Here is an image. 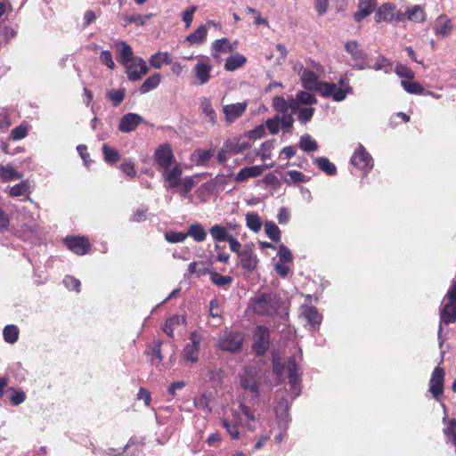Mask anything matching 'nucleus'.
I'll return each mask as SVG.
<instances>
[{
	"label": "nucleus",
	"mask_w": 456,
	"mask_h": 456,
	"mask_svg": "<svg viewBox=\"0 0 456 456\" xmlns=\"http://www.w3.org/2000/svg\"><path fill=\"white\" fill-rule=\"evenodd\" d=\"M149 61L152 68L160 69L164 64L170 65L172 59L167 52H158L151 56Z\"/></svg>",
	"instance_id": "30"
},
{
	"label": "nucleus",
	"mask_w": 456,
	"mask_h": 456,
	"mask_svg": "<svg viewBox=\"0 0 456 456\" xmlns=\"http://www.w3.org/2000/svg\"><path fill=\"white\" fill-rule=\"evenodd\" d=\"M28 134V127L23 125H20L12 130V138L15 141L25 138Z\"/></svg>",
	"instance_id": "60"
},
{
	"label": "nucleus",
	"mask_w": 456,
	"mask_h": 456,
	"mask_svg": "<svg viewBox=\"0 0 456 456\" xmlns=\"http://www.w3.org/2000/svg\"><path fill=\"white\" fill-rule=\"evenodd\" d=\"M198 10L197 5H191V7L185 9L182 13L183 21L185 24L186 28H189L191 25L193 20V15L195 12Z\"/></svg>",
	"instance_id": "57"
},
{
	"label": "nucleus",
	"mask_w": 456,
	"mask_h": 456,
	"mask_svg": "<svg viewBox=\"0 0 456 456\" xmlns=\"http://www.w3.org/2000/svg\"><path fill=\"white\" fill-rule=\"evenodd\" d=\"M444 434L456 445V421L454 419L450 420L447 428L444 429Z\"/></svg>",
	"instance_id": "64"
},
{
	"label": "nucleus",
	"mask_w": 456,
	"mask_h": 456,
	"mask_svg": "<svg viewBox=\"0 0 456 456\" xmlns=\"http://www.w3.org/2000/svg\"><path fill=\"white\" fill-rule=\"evenodd\" d=\"M238 256L240 259L241 267L248 273H252L256 268L257 256L250 247L245 246Z\"/></svg>",
	"instance_id": "20"
},
{
	"label": "nucleus",
	"mask_w": 456,
	"mask_h": 456,
	"mask_svg": "<svg viewBox=\"0 0 456 456\" xmlns=\"http://www.w3.org/2000/svg\"><path fill=\"white\" fill-rule=\"evenodd\" d=\"M193 403L197 409L202 410L207 413H210L212 411V409L209 406V398L206 394H202L199 397L194 398Z\"/></svg>",
	"instance_id": "50"
},
{
	"label": "nucleus",
	"mask_w": 456,
	"mask_h": 456,
	"mask_svg": "<svg viewBox=\"0 0 456 456\" xmlns=\"http://www.w3.org/2000/svg\"><path fill=\"white\" fill-rule=\"evenodd\" d=\"M444 375L443 368L436 367L429 381V392L436 401H440V397L443 395Z\"/></svg>",
	"instance_id": "16"
},
{
	"label": "nucleus",
	"mask_w": 456,
	"mask_h": 456,
	"mask_svg": "<svg viewBox=\"0 0 456 456\" xmlns=\"http://www.w3.org/2000/svg\"><path fill=\"white\" fill-rule=\"evenodd\" d=\"M244 334L239 331H225L219 338L218 347L226 352L236 353L241 349Z\"/></svg>",
	"instance_id": "9"
},
{
	"label": "nucleus",
	"mask_w": 456,
	"mask_h": 456,
	"mask_svg": "<svg viewBox=\"0 0 456 456\" xmlns=\"http://www.w3.org/2000/svg\"><path fill=\"white\" fill-rule=\"evenodd\" d=\"M209 233L215 242L227 241L232 236L227 229L221 224H214L209 228Z\"/></svg>",
	"instance_id": "32"
},
{
	"label": "nucleus",
	"mask_w": 456,
	"mask_h": 456,
	"mask_svg": "<svg viewBox=\"0 0 456 456\" xmlns=\"http://www.w3.org/2000/svg\"><path fill=\"white\" fill-rule=\"evenodd\" d=\"M64 243L69 249L79 256L86 255L90 248V244L85 237H66Z\"/></svg>",
	"instance_id": "18"
},
{
	"label": "nucleus",
	"mask_w": 456,
	"mask_h": 456,
	"mask_svg": "<svg viewBox=\"0 0 456 456\" xmlns=\"http://www.w3.org/2000/svg\"><path fill=\"white\" fill-rule=\"evenodd\" d=\"M435 33L443 38L448 37L452 30V24L450 18L446 15H440L435 24Z\"/></svg>",
	"instance_id": "24"
},
{
	"label": "nucleus",
	"mask_w": 456,
	"mask_h": 456,
	"mask_svg": "<svg viewBox=\"0 0 456 456\" xmlns=\"http://www.w3.org/2000/svg\"><path fill=\"white\" fill-rule=\"evenodd\" d=\"M19 329L16 325H6L3 330V337L6 343L14 344L19 338Z\"/></svg>",
	"instance_id": "43"
},
{
	"label": "nucleus",
	"mask_w": 456,
	"mask_h": 456,
	"mask_svg": "<svg viewBox=\"0 0 456 456\" xmlns=\"http://www.w3.org/2000/svg\"><path fill=\"white\" fill-rule=\"evenodd\" d=\"M270 330L264 325H257L253 332L252 350L256 355H264L270 347Z\"/></svg>",
	"instance_id": "8"
},
{
	"label": "nucleus",
	"mask_w": 456,
	"mask_h": 456,
	"mask_svg": "<svg viewBox=\"0 0 456 456\" xmlns=\"http://www.w3.org/2000/svg\"><path fill=\"white\" fill-rule=\"evenodd\" d=\"M246 224L248 229L254 232H259L262 227L261 218L256 213H248L246 215Z\"/></svg>",
	"instance_id": "45"
},
{
	"label": "nucleus",
	"mask_w": 456,
	"mask_h": 456,
	"mask_svg": "<svg viewBox=\"0 0 456 456\" xmlns=\"http://www.w3.org/2000/svg\"><path fill=\"white\" fill-rule=\"evenodd\" d=\"M165 240L169 243L183 242L187 238V234L182 232L167 231L164 234Z\"/></svg>",
	"instance_id": "51"
},
{
	"label": "nucleus",
	"mask_w": 456,
	"mask_h": 456,
	"mask_svg": "<svg viewBox=\"0 0 456 456\" xmlns=\"http://www.w3.org/2000/svg\"><path fill=\"white\" fill-rule=\"evenodd\" d=\"M351 163L359 170L362 171H369L373 167V159L370 154L365 151L362 144H359L351 157Z\"/></svg>",
	"instance_id": "11"
},
{
	"label": "nucleus",
	"mask_w": 456,
	"mask_h": 456,
	"mask_svg": "<svg viewBox=\"0 0 456 456\" xmlns=\"http://www.w3.org/2000/svg\"><path fill=\"white\" fill-rule=\"evenodd\" d=\"M195 155L197 157L196 165L204 166L214 156V153L210 150H197Z\"/></svg>",
	"instance_id": "53"
},
{
	"label": "nucleus",
	"mask_w": 456,
	"mask_h": 456,
	"mask_svg": "<svg viewBox=\"0 0 456 456\" xmlns=\"http://www.w3.org/2000/svg\"><path fill=\"white\" fill-rule=\"evenodd\" d=\"M125 95V88L111 89L106 94L107 98L112 102L114 107H118L123 102Z\"/></svg>",
	"instance_id": "46"
},
{
	"label": "nucleus",
	"mask_w": 456,
	"mask_h": 456,
	"mask_svg": "<svg viewBox=\"0 0 456 456\" xmlns=\"http://www.w3.org/2000/svg\"><path fill=\"white\" fill-rule=\"evenodd\" d=\"M278 256L280 257V261L281 262H291L293 260V256L290 249L285 246L284 244H281L279 246Z\"/></svg>",
	"instance_id": "59"
},
{
	"label": "nucleus",
	"mask_w": 456,
	"mask_h": 456,
	"mask_svg": "<svg viewBox=\"0 0 456 456\" xmlns=\"http://www.w3.org/2000/svg\"><path fill=\"white\" fill-rule=\"evenodd\" d=\"M160 83V74L159 73H154L151 76H150L148 78L144 80V82L140 86V92L141 94H146L153 89L157 88L158 86Z\"/></svg>",
	"instance_id": "38"
},
{
	"label": "nucleus",
	"mask_w": 456,
	"mask_h": 456,
	"mask_svg": "<svg viewBox=\"0 0 456 456\" xmlns=\"http://www.w3.org/2000/svg\"><path fill=\"white\" fill-rule=\"evenodd\" d=\"M404 20L407 19L413 22L422 23L426 20V13L419 4L408 8L404 13Z\"/></svg>",
	"instance_id": "26"
},
{
	"label": "nucleus",
	"mask_w": 456,
	"mask_h": 456,
	"mask_svg": "<svg viewBox=\"0 0 456 456\" xmlns=\"http://www.w3.org/2000/svg\"><path fill=\"white\" fill-rule=\"evenodd\" d=\"M154 159L158 166L167 169L175 160L173 151L168 143L159 145L154 152Z\"/></svg>",
	"instance_id": "15"
},
{
	"label": "nucleus",
	"mask_w": 456,
	"mask_h": 456,
	"mask_svg": "<svg viewBox=\"0 0 456 456\" xmlns=\"http://www.w3.org/2000/svg\"><path fill=\"white\" fill-rule=\"evenodd\" d=\"M212 64L209 62L208 56H199V59L191 69V75L194 83L197 86H203L209 82L211 78Z\"/></svg>",
	"instance_id": "7"
},
{
	"label": "nucleus",
	"mask_w": 456,
	"mask_h": 456,
	"mask_svg": "<svg viewBox=\"0 0 456 456\" xmlns=\"http://www.w3.org/2000/svg\"><path fill=\"white\" fill-rule=\"evenodd\" d=\"M190 342L185 344L182 352V358L186 365H192L199 361V355L200 351V344L202 342V335L197 330L190 332L189 336Z\"/></svg>",
	"instance_id": "6"
},
{
	"label": "nucleus",
	"mask_w": 456,
	"mask_h": 456,
	"mask_svg": "<svg viewBox=\"0 0 456 456\" xmlns=\"http://www.w3.org/2000/svg\"><path fill=\"white\" fill-rule=\"evenodd\" d=\"M208 34V28L206 25H200L197 28L195 31L189 34L186 37V41L193 45H201L206 40Z\"/></svg>",
	"instance_id": "28"
},
{
	"label": "nucleus",
	"mask_w": 456,
	"mask_h": 456,
	"mask_svg": "<svg viewBox=\"0 0 456 456\" xmlns=\"http://www.w3.org/2000/svg\"><path fill=\"white\" fill-rule=\"evenodd\" d=\"M377 6V0H363L358 4V10L354 14L356 22H361L366 17L370 15Z\"/></svg>",
	"instance_id": "23"
},
{
	"label": "nucleus",
	"mask_w": 456,
	"mask_h": 456,
	"mask_svg": "<svg viewBox=\"0 0 456 456\" xmlns=\"http://www.w3.org/2000/svg\"><path fill=\"white\" fill-rule=\"evenodd\" d=\"M299 148L304 151L309 152L317 150L318 145L316 141L309 134H304L300 137Z\"/></svg>",
	"instance_id": "47"
},
{
	"label": "nucleus",
	"mask_w": 456,
	"mask_h": 456,
	"mask_svg": "<svg viewBox=\"0 0 456 456\" xmlns=\"http://www.w3.org/2000/svg\"><path fill=\"white\" fill-rule=\"evenodd\" d=\"M375 20L377 22L386 21L391 22H401L404 20V15L396 9V6L393 3H385L381 4L375 12Z\"/></svg>",
	"instance_id": "10"
},
{
	"label": "nucleus",
	"mask_w": 456,
	"mask_h": 456,
	"mask_svg": "<svg viewBox=\"0 0 456 456\" xmlns=\"http://www.w3.org/2000/svg\"><path fill=\"white\" fill-rule=\"evenodd\" d=\"M102 153L106 162L116 163L120 159L119 152L115 149L110 147L108 144H103Z\"/></svg>",
	"instance_id": "48"
},
{
	"label": "nucleus",
	"mask_w": 456,
	"mask_h": 456,
	"mask_svg": "<svg viewBox=\"0 0 456 456\" xmlns=\"http://www.w3.org/2000/svg\"><path fill=\"white\" fill-rule=\"evenodd\" d=\"M152 17L151 13H148L145 15L141 14H125L123 16V22L122 26L126 27L130 23H134L136 26H143L145 25L146 21L150 20Z\"/></svg>",
	"instance_id": "35"
},
{
	"label": "nucleus",
	"mask_w": 456,
	"mask_h": 456,
	"mask_svg": "<svg viewBox=\"0 0 456 456\" xmlns=\"http://www.w3.org/2000/svg\"><path fill=\"white\" fill-rule=\"evenodd\" d=\"M119 169L129 177H134L136 171L134 164L131 160H126L124 163L119 165Z\"/></svg>",
	"instance_id": "62"
},
{
	"label": "nucleus",
	"mask_w": 456,
	"mask_h": 456,
	"mask_svg": "<svg viewBox=\"0 0 456 456\" xmlns=\"http://www.w3.org/2000/svg\"><path fill=\"white\" fill-rule=\"evenodd\" d=\"M30 192L29 183L28 180L21 181L10 188L9 194L12 197H20Z\"/></svg>",
	"instance_id": "42"
},
{
	"label": "nucleus",
	"mask_w": 456,
	"mask_h": 456,
	"mask_svg": "<svg viewBox=\"0 0 456 456\" xmlns=\"http://www.w3.org/2000/svg\"><path fill=\"white\" fill-rule=\"evenodd\" d=\"M265 167L262 165H256L251 167H245L241 168L235 175L234 181L237 183L245 182L248 178H256L263 174Z\"/></svg>",
	"instance_id": "22"
},
{
	"label": "nucleus",
	"mask_w": 456,
	"mask_h": 456,
	"mask_svg": "<svg viewBox=\"0 0 456 456\" xmlns=\"http://www.w3.org/2000/svg\"><path fill=\"white\" fill-rule=\"evenodd\" d=\"M373 69L375 70H382L385 73H389L392 70V64L386 57L379 56L376 61Z\"/></svg>",
	"instance_id": "55"
},
{
	"label": "nucleus",
	"mask_w": 456,
	"mask_h": 456,
	"mask_svg": "<svg viewBox=\"0 0 456 456\" xmlns=\"http://www.w3.org/2000/svg\"><path fill=\"white\" fill-rule=\"evenodd\" d=\"M304 316L307 322L313 326L321 324L322 316L314 306H306L304 311Z\"/></svg>",
	"instance_id": "37"
},
{
	"label": "nucleus",
	"mask_w": 456,
	"mask_h": 456,
	"mask_svg": "<svg viewBox=\"0 0 456 456\" xmlns=\"http://www.w3.org/2000/svg\"><path fill=\"white\" fill-rule=\"evenodd\" d=\"M200 109L212 125L216 123V114L209 99L207 97L200 98Z\"/></svg>",
	"instance_id": "31"
},
{
	"label": "nucleus",
	"mask_w": 456,
	"mask_h": 456,
	"mask_svg": "<svg viewBox=\"0 0 456 456\" xmlns=\"http://www.w3.org/2000/svg\"><path fill=\"white\" fill-rule=\"evenodd\" d=\"M281 304V297L274 292L259 293L249 301L253 312L259 316H273L276 314Z\"/></svg>",
	"instance_id": "5"
},
{
	"label": "nucleus",
	"mask_w": 456,
	"mask_h": 456,
	"mask_svg": "<svg viewBox=\"0 0 456 456\" xmlns=\"http://www.w3.org/2000/svg\"><path fill=\"white\" fill-rule=\"evenodd\" d=\"M314 164L328 175H334L337 173L336 166L325 157L314 158Z\"/></svg>",
	"instance_id": "34"
},
{
	"label": "nucleus",
	"mask_w": 456,
	"mask_h": 456,
	"mask_svg": "<svg viewBox=\"0 0 456 456\" xmlns=\"http://www.w3.org/2000/svg\"><path fill=\"white\" fill-rule=\"evenodd\" d=\"M265 232L271 240L274 242L281 240V230L273 221L265 223Z\"/></svg>",
	"instance_id": "40"
},
{
	"label": "nucleus",
	"mask_w": 456,
	"mask_h": 456,
	"mask_svg": "<svg viewBox=\"0 0 456 456\" xmlns=\"http://www.w3.org/2000/svg\"><path fill=\"white\" fill-rule=\"evenodd\" d=\"M456 321V304L452 302L446 303L440 310V324L438 327L437 336L440 343V346L444 343V339L442 338V323L450 324Z\"/></svg>",
	"instance_id": "14"
},
{
	"label": "nucleus",
	"mask_w": 456,
	"mask_h": 456,
	"mask_svg": "<svg viewBox=\"0 0 456 456\" xmlns=\"http://www.w3.org/2000/svg\"><path fill=\"white\" fill-rule=\"evenodd\" d=\"M101 61L105 64L109 69H113L115 68V62L112 59V54L108 50H103L100 54Z\"/></svg>",
	"instance_id": "63"
},
{
	"label": "nucleus",
	"mask_w": 456,
	"mask_h": 456,
	"mask_svg": "<svg viewBox=\"0 0 456 456\" xmlns=\"http://www.w3.org/2000/svg\"><path fill=\"white\" fill-rule=\"evenodd\" d=\"M403 88L411 94H422L424 93L423 86L419 83L412 80H401Z\"/></svg>",
	"instance_id": "44"
},
{
	"label": "nucleus",
	"mask_w": 456,
	"mask_h": 456,
	"mask_svg": "<svg viewBox=\"0 0 456 456\" xmlns=\"http://www.w3.org/2000/svg\"><path fill=\"white\" fill-rule=\"evenodd\" d=\"M179 323V316H174L166 321L163 331L170 338L174 337V325Z\"/></svg>",
	"instance_id": "58"
},
{
	"label": "nucleus",
	"mask_w": 456,
	"mask_h": 456,
	"mask_svg": "<svg viewBox=\"0 0 456 456\" xmlns=\"http://www.w3.org/2000/svg\"><path fill=\"white\" fill-rule=\"evenodd\" d=\"M23 174L18 172L12 165L0 166V178L4 181L21 179Z\"/></svg>",
	"instance_id": "33"
},
{
	"label": "nucleus",
	"mask_w": 456,
	"mask_h": 456,
	"mask_svg": "<svg viewBox=\"0 0 456 456\" xmlns=\"http://www.w3.org/2000/svg\"><path fill=\"white\" fill-rule=\"evenodd\" d=\"M273 370L280 379L284 371L287 373L290 389L293 393L291 399H296L301 393V378L298 373V366L296 359L290 357L285 365H282L277 359H273Z\"/></svg>",
	"instance_id": "4"
},
{
	"label": "nucleus",
	"mask_w": 456,
	"mask_h": 456,
	"mask_svg": "<svg viewBox=\"0 0 456 456\" xmlns=\"http://www.w3.org/2000/svg\"><path fill=\"white\" fill-rule=\"evenodd\" d=\"M186 387V382L183 380L175 381L172 382L168 387H167V395H170L172 398H175L176 396V391L182 390Z\"/></svg>",
	"instance_id": "61"
},
{
	"label": "nucleus",
	"mask_w": 456,
	"mask_h": 456,
	"mask_svg": "<svg viewBox=\"0 0 456 456\" xmlns=\"http://www.w3.org/2000/svg\"><path fill=\"white\" fill-rule=\"evenodd\" d=\"M118 62L126 68L127 78L137 81L149 71L145 61L142 57L134 56L132 47L125 41L116 43Z\"/></svg>",
	"instance_id": "2"
},
{
	"label": "nucleus",
	"mask_w": 456,
	"mask_h": 456,
	"mask_svg": "<svg viewBox=\"0 0 456 456\" xmlns=\"http://www.w3.org/2000/svg\"><path fill=\"white\" fill-rule=\"evenodd\" d=\"M273 109L281 114L288 113L289 110V105L288 102L282 96H274L273 98Z\"/></svg>",
	"instance_id": "49"
},
{
	"label": "nucleus",
	"mask_w": 456,
	"mask_h": 456,
	"mask_svg": "<svg viewBox=\"0 0 456 456\" xmlns=\"http://www.w3.org/2000/svg\"><path fill=\"white\" fill-rule=\"evenodd\" d=\"M195 186V180L191 176H186L180 182V186L175 189L183 198H191L190 191Z\"/></svg>",
	"instance_id": "39"
},
{
	"label": "nucleus",
	"mask_w": 456,
	"mask_h": 456,
	"mask_svg": "<svg viewBox=\"0 0 456 456\" xmlns=\"http://www.w3.org/2000/svg\"><path fill=\"white\" fill-rule=\"evenodd\" d=\"M182 169L175 166L171 170H164L163 177L165 179V187L167 189H178L182 179Z\"/></svg>",
	"instance_id": "21"
},
{
	"label": "nucleus",
	"mask_w": 456,
	"mask_h": 456,
	"mask_svg": "<svg viewBox=\"0 0 456 456\" xmlns=\"http://www.w3.org/2000/svg\"><path fill=\"white\" fill-rule=\"evenodd\" d=\"M395 72L400 77H403L408 80H412L415 77V73L410 68L401 63H398L395 66Z\"/></svg>",
	"instance_id": "52"
},
{
	"label": "nucleus",
	"mask_w": 456,
	"mask_h": 456,
	"mask_svg": "<svg viewBox=\"0 0 456 456\" xmlns=\"http://www.w3.org/2000/svg\"><path fill=\"white\" fill-rule=\"evenodd\" d=\"M345 50L351 55V58L354 61V68L357 69H364L365 61H366V53L359 47V45L356 41L352 40L348 41L345 44Z\"/></svg>",
	"instance_id": "13"
},
{
	"label": "nucleus",
	"mask_w": 456,
	"mask_h": 456,
	"mask_svg": "<svg viewBox=\"0 0 456 456\" xmlns=\"http://www.w3.org/2000/svg\"><path fill=\"white\" fill-rule=\"evenodd\" d=\"M256 417L251 409L240 403L238 409L232 410V419H222L221 424L233 440H238L240 436L239 428L246 427L252 431L256 428Z\"/></svg>",
	"instance_id": "3"
},
{
	"label": "nucleus",
	"mask_w": 456,
	"mask_h": 456,
	"mask_svg": "<svg viewBox=\"0 0 456 456\" xmlns=\"http://www.w3.org/2000/svg\"><path fill=\"white\" fill-rule=\"evenodd\" d=\"M240 386L243 389L251 392L255 397H257L260 394V379L252 369L245 370L240 378Z\"/></svg>",
	"instance_id": "12"
},
{
	"label": "nucleus",
	"mask_w": 456,
	"mask_h": 456,
	"mask_svg": "<svg viewBox=\"0 0 456 456\" xmlns=\"http://www.w3.org/2000/svg\"><path fill=\"white\" fill-rule=\"evenodd\" d=\"M234 49L235 46L225 37L216 39L212 43V50L214 53H232Z\"/></svg>",
	"instance_id": "36"
},
{
	"label": "nucleus",
	"mask_w": 456,
	"mask_h": 456,
	"mask_svg": "<svg viewBox=\"0 0 456 456\" xmlns=\"http://www.w3.org/2000/svg\"><path fill=\"white\" fill-rule=\"evenodd\" d=\"M187 237H191L196 242H202L207 239V231L199 223H193L188 226Z\"/></svg>",
	"instance_id": "27"
},
{
	"label": "nucleus",
	"mask_w": 456,
	"mask_h": 456,
	"mask_svg": "<svg viewBox=\"0 0 456 456\" xmlns=\"http://www.w3.org/2000/svg\"><path fill=\"white\" fill-rule=\"evenodd\" d=\"M248 107L247 102L226 104L223 107L225 120L228 123H233L236 119L242 116Z\"/></svg>",
	"instance_id": "19"
},
{
	"label": "nucleus",
	"mask_w": 456,
	"mask_h": 456,
	"mask_svg": "<svg viewBox=\"0 0 456 456\" xmlns=\"http://www.w3.org/2000/svg\"><path fill=\"white\" fill-rule=\"evenodd\" d=\"M297 101L305 105H313L317 103V99L314 94L308 92L300 91L297 94Z\"/></svg>",
	"instance_id": "54"
},
{
	"label": "nucleus",
	"mask_w": 456,
	"mask_h": 456,
	"mask_svg": "<svg viewBox=\"0 0 456 456\" xmlns=\"http://www.w3.org/2000/svg\"><path fill=\"white\" fill-rule=\"evenodd\" d=\"M224 146L230 155H236L248 149L249 144L245 141L241 142V139L239 137H234L227 140Z\"/></svg>",
	"instance_id": "25"
},
{
	"label": "nucleus",
	"mask_w": 456,
	"mask_h": 456,
	"mask_svg": "<svg viewBox=\"0 0 456 456\" xmlns=\"http://www.w3.org/2000/svg\"><path fill=\"white\" fill-rule=\"evenodd\" d=\"M302 86L306 90H314L324 97H332L336 102H341L346 99L351 88L345 79L339 80L340 86L338 87L335 83L320 82L317 75L309 69H305L301 73Z\"/></svg>",
	"instance_id": "1"
},
{
	"label": "nucleus",
	"mask_w": 456,
	"mask_h": 456,
	"mask_svg": "<svg viewBox=\"0 0 456 456\" xmlns=\"http://www.w3.org/2000/svg\"><path fill=\"white\" fill-rule=\"evenodd\" d=\"M211 281L220 288L230 286L232 282V278L229 275H222L216 271L209 272Z\"/></svg>",
	"instance_id": "41"
},
{
	"label": "nucleus",
	"mask_w": 456,
	"mask_h": 456,
	"mask_svg": "<svg viewBox=\"0 0 456 456\" xmlns=\"http://www.w3.org/2000/svg\"><path fill=\"white\" fill-rule=\"evenodd\" d=\"M314 111H315V109L313 107H307V108L301 109L297 114L298 121L301 122L302 124H306L307 122H309L312 119V118L314 114Z\"/></svg>",
	"instance_id": "56"
},
{
	"label": "nucleus",
	"mask_w": 456,
	"mask_h": 456,
	"mask_svg": "<svg viewBox=\"0 0 456 456\" xmlns=\"http://www.w3.org/2000/svg\"><path fill=\"white\" fill-rule=\"evenodd\" d=\"M143 122V118L137 114L129 112L123 115L119 120L118 130L122 133H130Z\"/></svg>",
	"instance_id": "17"
},
{
	"label": "nucleus",
	"mask_w": 456,
	"mask_h": 456,
	"mask_svg": "<svg viewBox=\"0 0 456 456\" xmlns=\"http://www.w3.org/2000/svg\"><path fill=\"white\" fill-rule=\"evenodd\" d=\"M247 61V58L240 53H235L226 58L224 69L227 71H234L242 67Z\"/></svg>",
	"instance_id": "29"
}]
</instances>
